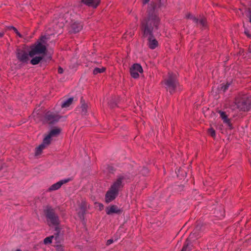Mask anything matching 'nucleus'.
I'll list each match as a JSON object with an SVG mask.
<instances>
[{
	"label": "nucleus",
	"instance_id": "72a5a7b5",
	"mask_svg": "<svg viewBox=\"0 0 251 251\" xmlns=\"http://www.w3.org/2000/svg\"><path fill=\"white\" fill-rule=\"evenodd\" d=\"M249 18L250 22L251 23V12L250 13Z\"/></svg>",
	"mask_w": 251,
	"mask_h": 251
},
{
	"label": "nucleus",
	"instance_id": "f3484780",
	"mask_svg": "<svg viewBox=\"0 0 251 251\" xmlns=\"http://www.w3.org/2000/svg\"><path fill=\"white\" fill-rule=\"evenodd\" d=\"M221 117L222 118V120H223L224 122L226 124L229 126H230L229 120L227 118L226 115V113L222 111H220L219 112Z\"/></svg>",
	"mask_w": 251,
	"mask_h": 251
},
{
	"label": "nucleus",
	"instance_id": "aec40b11",
	"mask_svg": "<svg viewBox=\"0 0 251 251\" xmlns=\"http://www.w3.org/2000/svg\"><path fill=\"white\" fill-rule=\"evenodd\" d=\"M191 249V244L189 243V240H188L184 246H183L181 251H189Z\"/></svg>",
	"mask_w": 251,
	"mask_h": 251
},
{
	"label": "nucleus",
	"instance_id": "1a4fd4ad",
	"mask_svg": "<svg viewBox=\"0 0 251 251\" xmlns=\"http://www.w3.org/2000/svg\"><path fill=\"white\" fill-rule=\"evenodd\" d=\"M69 178H65L62 180H60V181L57 182L56 183L52 184L51 185L49 188L48 191L49 192L52 191H55L58 189H59L61 186L67 183L70 181Z\"/></svg>",
	"mask_w": 251,
	"mask_h": 251
},
{
	"label": "nucleus",
	"instance_id": "cd10ccee",
	"mask_svg": "<svg viewBox=\"0 0 251 251\" xmlns=\"http://www.w3.org/2000/svg\"><path fill=\"white\" fill-rule=\"evenodd\" d=\"M148 173V170L147 168H144L142 171V173L143 175H146Z\"/></svg>",
	"mask_w": 251,
	"mask_h": 251
},
{
	"label": "nucleus",
	"instance_id": "7c9ffc66",
	"mask_svg": "<svg viewBox=\"0 0 251 251\" xmlns=\"http://www.w3.org/2000/svg\"><path fill=\"white\" fill-rule=\"evenodd\" d=\"M194 234H191L189 237V240H192L193 238Z\"/></svg>",
	"mask_w": 251,
	"mask_h": 251
},
{
	"label": "nucleus",
	"instance_id": "9b49d317",
	"mask_svg": "<svg viewBox=\"0 0 251 251\" xmlns=\"http://www.w3.org/2000/svg\"><path fill=\"white\" fill-rule=\"evenodd\" d=\"M81 2L89 7L96 8L99 4L100 0H82Z\"/></svg>",
	"mask_w": 251,
	"mask_h": 251
},
{
	"label": "nucleus",
	"instance_id": "f257e3e1",
	"mask_svg": "<svg viewBox=\"0 0 251 251\" xmlns=\"http://www.w3.org/2000/svg\"><path fill=\"white\" fill-rule=\"evenodd\" d=\"M160 4L155 5L149 11V16L142 22V29L144 37H148V46L151 49H154L158 46V42L152 35V32L158 29L160 20L156 11Z\"/></svg>",
	"mask_w": 251,
	"mask_h": 251
},
{
	"label": "nucleus",
	"instance_id": "39448f33",
	"mask_svg": "<svg viewBox=\"0 0 251 251\" xmlns=\"http://www.w3.org/2000/svg\"><path fill=\"white\" fill-rule=\"evenodd\" d=\"M166 88L170 93L174 92L175 88L178 85V83L175 79L173 75L170 74L168 79L165 82Z\"/></svg>",
	"mask_w": 251,
	"mask_h": 251
},
{
	"label": "nucleus",
	"instance_id": "2f4dec72",
	"mask_svg": "<svg viewBox=\"0 0 251 251\" xmlns=\"http://www.w3.org/2000/svg\"><path fill=\"white\" fill-rule=\"evenodd\" d=\"M150 0H143V3L144 4H146Z\"/></svg>",
	"mask_w": 251,
	"mask_h": 251
},
{
	"label": "nucleus",
	"instance_id": "20e7f679",
	"mask_svg": "<svg viewBox=\"0 0 251 251\" xmlns=\"http://www.w3.org/2000/svg\"><path fill=\"white\" fill-rule=\"evenodd\" d=\"M46 215L48 218V222L52 225H56L58 223V216L54 213L53 209L50 207H47L45 210Z\"/></svg>",
	"mask_w": 251,
	"mask_h": 251
},
{
	"label": "nucleus",
	"instance_id": "f03ea898",
	"mask_svg": "<svg viewBox=\"0 0 251 251\" xmlns=\"http://www.w3.org/2000/svg\"><path fill=\"white\" fill-rule=\"evenodd\" d=\"M48 39V35L42 37L41 41L38 42L33 46L28 53L24 50H17L16 51L17 58L20 62L27 63L29 60V56H30L31 58L30 61L31 64L34 65L39 64L45 55L47 49L45 44Z\"/></svg>",
	"mask_w": 251,
	"mask_h": 251
},
{
	"label": "nucleus",
	"instance_id": "c756f323",
	"mask_svg": "<svg viewBox=\"0 0 251 251\" xmlns=\"http://www.w3.org/2000/svg\"><path fill=\"white\" fill-rule=\"evenodd\" d=\"M57 251H63V249L61 247H57Z\"/></svg>",
	"mask_w": 251,
	"mask_h": 251
},
{
	"label": "nucleus",
	"instance_id": "5701e85b",
	"mask_svg": "<svg viewBox=\"0 0 251 251\" xmlns=\"http://www.w3.org/2000/svg\"><path fill=\"white\" fill-rule=\"evenodd\" d=\"M54 238V236L53 235L46 237L45 238L44 240V243L45 244H50L52 242V239Z\"/></svg>",
	"mask_w": 251,
	"mask_h": 251
},
{
	"label": "nucleus",
	"instance_id": "423d86ee",
	"mask_svg": "<svg viewBox=\"0 0 251 251\" xmlns=\"http://www.w3.org/2000/svg\"><path fill=\"white\" fill-rule=\"evenodd\" d=\"M142 72V67L139 64H133L130 69V75L134 78H138L139 76V74Z\"/></svg>",
	"mask_w": 251,
	"mask_h": 251
},
{
	"label": "nucleus",
	"instance_id": "bb28decb",
	"mask_svg": "<svg viewBox=\"0 0 251 251\" xmlns=\"http://www.w3.org/2000/svg\"><path fill=\"white\" fill-rule=\"evenodd\" d=\"M116 240H117V239H116L115 240H114L113 239H109L107 241L106 244H107V245H109Z\"/></svg>",
	"mask_w": 251,
	"mask_h": 251
},
{
	"label": "nucleus",
	"instance_id": "9d476101",
	"mask_svg": "<svg viewBox=\"0 0 251 251\" xmlns=\"http://www.w3.org/2000/svg\"><path fill=\"white\" fill-rule=\"evenodd\" d=\"M186 17L188 19H192L194 22L196 24H200L203 27L206 26L205 20L204 18H201L200 19L196 18L190 14H188L186 16Z\"/></svg>",
	"mask_w": 251,
	"mask_h": 251
},
{
	"label": "nucleus",
	"instance_id": "4be33fe9",
	"mask_svg": "<svg viewBox=\"0 0 251 251\" xmlns=\"http://www.w3.org/2000/svg\"><path fill=\"white\" fill-rule=\"evenodd\" d=\"M105 70V68L104 67H102L101 68H96L93 70V74L94 75H97L99 73H103V72H104Z\"/></svg>",
	"mask_w": 251,
	"mask_h": 251
},
{
	"label": "nucleus",
	"instance_id": "6e6552de",
	"mask_svg": "<svg viewBox=\"0 0 251 251\" xmlns=\"http://www.w3.org/2000/svg\"><path fill=\"white\" fill-rule=\"evenodd\" d=\"M67 22V21L64 20L62 17H59L58 21L57 20H55L54 21L55 25H54L53 27L54 33H53L52 34H53L54 33H59L61 32V28H62L64 25L65 22Z\"/></svg>",
	"mask_w": 251,
	"mask_h": 251
},
{
	"label": "nucleus",
	"instance_id": "0eeeda50",
	"mask_svg": "<svg viewBox=\"0 0 251 251\" xmlns=\"http://www.w3.org/2000/svg\"><path fill=\"white\" fill-rule=\"evenodd\" d=\"M60 116L59 115L50 111L48 112L45 116L46 121L49 124H53L57 122Z\"/></svg>",
	"mask_w": 251,
	"mask_h": 251
},
{
	"label": "nucleus",
	"instance_id": "a878e982",
	"mask_svg": "<svg viewBox=\"0 0 251 251\" xmlns=\"http://www.w3.org/2000/svg\"><path fill=\"white\" fill-rule=\"evenodd\" d=\"M209 133L212 136V137L215 136V131L214 129L212 128H210L208 130Z\"/></svg>",
	"mask_w": 251,
	"mask_h": 251
},
{
	"label": "nucleus",
	"instance_id": "b1692460",
	"mask_svg": "<svg viewBox=\"0 0 251 251\" xmlns=\"http://www.w3.org/2000/svg\"><path fill=\"white\" fill-rule=\"evenodd\" d=\"M7 28L9 29H13L19 37H22L21 33L18 31V30L15 27L12 26H8Z\"/></svg>",
	"mask_w": 251,
	"mask_h": 251
},
{
	"label": "nucleus",
	"instance_id": "a211bd4d",
	"mask_svg": "<svg viewBox=\"0 0 251 251\" xmlns=\"http://www.w3.org/2000/svg\"><path fill=\"white\" fill-rule=\"evenodd\" d=\"M74 99L73 98H70L67 100L64 101L61 104V107L62 108H66L69 107L73 102Z\"/></svg>",
	"mask_w": 251,
	"mask_h": 251
},
{
	"label": "nucleus",
	"instance_id": "393cba45",
	"mask_svg": "<svg viewBox=\"0 0 251 251\" xmlns=\"http://www.w3.org/2000/svg\"><path fill=\"white\" fill-rule=\"evenodd\" d=\"M230 83H227L226 84H221V90H222L223 92H225L227 89Z\"/></svg>",
	"mask_w": 251,
	"mask_h": 251
},
{
	"label": "nucleus",
	"instance_id": "ddd939ff",
	"mask_svg": "<svg viewBox=\"0 0 251 251\" xmlns=\"http://www.w3.org/2000/svg\"><path fill=\"white\" fill-rule=\"evenodd\" d=\"M106 213L108 215H112L114 213H118L120 212V210L118 209L117 206L113 205L109 207H107L106 209Z\"/></svg>",
	"mask_w": 251,
	"mask_h": 251
},
{
	"label": "nucleus",
	"instance_id": "f704fd0d",
	"mask_svg": "<svg viewBox=\"0 0 251 251\" xmlns=\"http://www.w3.org/2000/svg\"><path fill=\"white\" fill-rule=\"evenodd\" d=\"M16 251H21V250H20V249H17V250H16Z\"/></svg>",
	"mask_w": 251,
	"mask_h": 251
},
{
	"label": "nucleus",
	"instance_id": "473e14b6",
	"mask_svg": "<svg viewBox=\"0 0 251 251\" xmlns=\"http://www.w3.org/2000/svg\"><path fill=\"white\" fill-rule=\"evenodd\" d=\"M4 35L3 32H0V37H2Z\"/></svg>",
	"mask_w": 251,
	"mask_h": 251
},
{
	"label": "nucleus",
	"instance_id": "f8f14e48",
	"mask_svg": "<svg viewBox=\"0 0 251 251\" xmlns=\"http://www.w3.org/2000/svg\"><path fill=\"white\" fill-rule=\"evenodd\" d=\"M72 32L77 33L80 31L82 28V25L80 23L75 22L71 25Z\"/></svg>",
	"mask_w": 251,
	"mask_h": 251
},
{
	"label": "nucleus",
	"instance_id": "dca6fc26",
	"mask_svg": "<svg viewBox=\"0 0 251 251\" xmlns=\"http://www.w3.org/2000/svg\"><path fill=\"white\" fill-rule=\"evenodd\" d=\"M61 132V129L59 128H54L51 130L49 133V135L51 137H55L58 135Z\"/></svg>",
	"mask_w": 251,
	"mask_h": 251
},
{
	"label": "nucleus",
	"instance_id": "7ed1b4c3",
	"mask_svg": "<svg viewBox=\"0 0 251 251\" xmlns=\"http://www.w3.org/2000/svg\"><path fill=\"white\" fill-rule=\"evenodd\" d=\"M125 177L119 176L117 180L111 185L110 189L105 195V201L109 203L114 200L118 194L121 188L123 186V182Z\"/></svg>",
	"mask_w": 251,
	"mask_h": 251
},
{
	"label": "nucleus",
	"instance_id": "4468645a",
	"mask_svg": "<svg viewBox=\"0 0 251 251\" xmlns=\"http://www.w3.org/2000/svg\"><path fill=\"white\" fill-rule=\"evenodd\" d=\"M214 214L219 219H222L224 217L225 212L222 208H218L215 210Z\"/></svg>",
	"mask_w": 251,
	"mask_h": 251
},
{
	"label": "nucleus",
	"instance_id": "2eb2a0df",
	"mask_svg": "<svg viewBox=\"0 0 251 251\" xmlns=\"http://www.w3.org/2000/svg\"><path fill=\"white\" fill-rule=\"evenodd\" d=\"M81 106L79 108V110L82 115H85L87 113L88 106L84 101H81Z\"/></svg>",
	"mask_w": 251,
	"mask_h": 251
},
{
	"label": "nucleus",
	"instance_id": "6ab92c4d",
	"mask_svg": "<svg viewBox=\"0 0 251 251\" xmlns=\"http://www.w3.org/2000/svg\"><path fill=\"white\" fill-rule=\"evenodd\" d=\"M50 140L51 137L49 135H47L43 139V143L41 144L43 145L44 147L45 148L50 144Z\"/></svg>",
	"mask_w": 251,
	"mask_h": 251
},
{
	"label": "nucleus",
	"instance_id": "412c9836",
	"mask_svg": "<svg viewBox=\"0 0 251 251\" xmlns=\"http://www.w3.org/2000/svg\"><path fill=\"white\" fill-rule=\"evenodd\" d=\"M45 148L44 147L43 145H40L36 149L35 154L36 156L40 155L43 149H44Z\"/></svg>",
	"mask_w": 251,
	"mask_h": 251
},
{
	"label": "nucleus",
	"instance_id": "c85d7f7f",
	"mask_svg": "<svg viewBox=\"0 0 251 251\" xmlns=\"http://www.w3.org/2000/svg\"><path fill=\"white\" fill-rule=\"evenodd\" d=\"M58 73H59V74H62V73H63V69H62V68H61V67H59V68H58Z\"/></svg>",
	"mask_w": 251,
	"mask_h": 251
}]
</instances>
